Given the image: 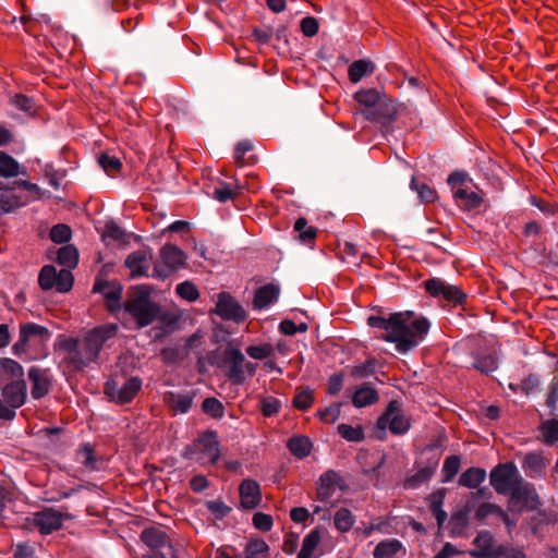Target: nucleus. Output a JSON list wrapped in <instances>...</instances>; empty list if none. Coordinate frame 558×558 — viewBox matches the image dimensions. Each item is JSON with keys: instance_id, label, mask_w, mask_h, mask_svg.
<instances>
[{"instance_id": "obj_1", "label": "nucleus", "mask_w": 558, "mask_h": 558, "mask_svg": "<svg viewBox=\"0 0 558 558\" xmlns=\"http://www.w3.org/2000/svg\"><path fill=\"white\" fill-rule=\"evenodd\" d=\"M367 324L386 331L381 339L396 343V350L402 354L415 349L430 327L427 318H414L412 311L392 313L388 317L373 315L367 318Z\"/></svg>"}, {"instance_id": "obj_2", "label": "nucleus", "mask_w": 558, "mask_h": 558, "mask_svg": "<svg viewBox=\"0 0 558 558\" xmlns=\"http://www.w3.org/2000/svg\"><path fill=\"white\" fill-rule=\"evenodd\" d=\"M151 292L150 284L135 286L123 304L124 311L136 320L138 328L153 324L160 314V306L150 299Z\"/></svg>"}, {"instance_id": "obj_3", "label": "nucleus", "mask_w": 558, "mask_h": 558, "mask_svg": "<svg viewBox=\"0 0 558 558\" xmlns=\"http://www.w3.org/2000/svg\"><path fill=\"white\" fill-rule=\"evenodd\" d=\"M410 426V421L402 414L401 402L391 400L376 422V438L384 440L387 428L395 435H403Z\"/></svg>"}, {"instance_id": "obj_4", "label": "nucleus", "mask_w": 558, "mask_h": 558, "mask_svg": "<svg viewBox=\"0 0 558 558\" xmlns=\"http://www.w3.org/2000/svg\"><path fill=\"white\" fill-rule=\"evenodd\" d=\"M117 333L118 326L116 324H104L85 333L83 337V350L88 365L98 362L101 350Z\"/></svg>"}, {"instance_id": "obj_5", "label": "nucleus", "mask_w": 558, "mask_h": 558, "mask_svg": "<svg viewBox=\"0 0 558 558\" xmlns=\"http://www.w3.org/2000/svg\"><path fill=\"white\" fill-rule=\"evenodd\" d=\"M508 495V509L511 512H515L517 517L521 515L524 511L537 510L541 506L535 486L524 478L519 481Z\"/></svg>"}, {"instance_id": "obj_6", "label": "nucleus", "mask_w": 558, "mask_h": 558, "mask_svg": "<svg viewBox=\"0 0 558 558\" xmlns=\"http://www.w3.org/2000/svg\"><path fill=\"white\" fill-rule=\"evenodd\" d=\"M522 478L513 462L499 463L489 473L490 485L501 495H508Z\"/></svg>"}, {"instance_id": "obj_7", "label": "nucleus", "mask_w": 558, "mask_h": 558, "mask_svg": "<svg viewBox=\"0 0 558 558\" xmlns=\"http://www.w3.org/2000/svg\"><path fill=\"white\" fill-rule=\"evenodd\" d=\"M142 388V379L131 377L122 385L114 379H109L105 384V393L111 400L119 404L131 402Z\"/></svg>"}, {"instance_id": "obj_8", "label": "nucleus", "mask_w": 558, "mask_h": 558, "mask_svg": "<svg viewBox=\"0 0 558 558\" xmlns=\"http://www.w3.org/2000/svg\"><path fill=\"white\" fill-rule=\"evenodd\" d=\"M214 313L223 320H230L235 324H242L247 318V313L244 307L228 292L217 294Z\"/></svg>"}, {"instance_id": "obj_9", "label": "nucleus", "mask_w": 558, "mask_h": 558, "mask_svg": "<svg viewBox=\"0 0 558 558\" xmlns=\"http://www.w3.org/2000/svg\"><path fill=\"white\" fill-rule=\"evenodd\" d=\"M424 287L432 296L444 298L453 305H460L466 299V294L459 287L449 284L439 278L425 280Z\"/></svg>"}, {"instance_id": "obj_10", "label": "nucleus", "mask_w": 558, "mask_h": 558, "mask_svg": "<svg viewBox=\"0 0 558 558\" xmlns=\"http://www.w3.org/2000/svg\"><path fill=\"white\" fill-rule=\"evenodd\" d=\"M70 518L71 515L69 513H63L54 508L47 507L34 513V525L38 529L40 534L49 535L59 531L63 525V521Z\"/></svg>"}, {"instance_id": "obj_11", "label": "nucleus", "mask_w": 558, "mask_h": 558, "mask_svg": "<svg viewBox=\"0 0 558 558\" xmlns=\"http://www.w3.org/2000/svg\"><path fill=\"white\" fill-rule=\"evenodd\" d=\"M244 361L245 356L240 349L233 348L230 344L225 349L222 363L229 366L227 377L233 385H242L246 379L245 371L243 369Z\"/></svg>"}, {"instance_id": "obj_12", "label": "nucleus", "mask_w": 558, "mask_h": 558, "mask_svg": "<svg viewBox=\"0 0 558 558\" xmlns=\"http://www.w3.org/2000/svg\"><path fill=\"white\" fill-rule=\"evenodd\" d=\"M153 257L154 252L150 247L129 254L124 260V266L131 271L130 278L149 277L148 270Z\"/></svg>"}, {"instance_id": "obj_13", "label": "nucleus", "mask_w": 558, "mask_h": 558, "mask_svg": "<svg viewBox=\"0 0 558 558\" xmlns=\"http://www.w3.org/2000/svg\"><path fill=\"white\" fill-rule=\"evenodd\" d=\"M473 545L476 548L469 551L473 558H499L502 553L500 544L495 545V539L488 531H480L473 539Z\"/></svg>"}, {"instance_id": "obj_14", "label": "nucleus", "mask_w": 558, "mask_h": 558, "mask_svg": "<svg viewBox=\"0 0 558 558\" xmlns=\"http://www.w3.org/2000/svg\"><path fill=\"white\" fill-rule=\"evenodd\" d=\"M197 452L203 457L199 460H205L210 464H216L220 459L219 441L217 434L214 430H206L199 435L195 442Z\"/></svg>"}, {"instance_id": "obj_15", "label": "nucleus", "mask_w": 558, "mask_h": 558, "mask_svg": "<svg viewBox=\"0 0 558 558\" xmlns=\"http://www.w3.org/2000/svg\"><path fill=\"white\" fill-rule=\"evenodd\" d=\"M28 378L32 381L31 393L35 400H39L49 393L52 387L49 369L32 366L28 369Z\"/></svg>"}, {"instance_id": "obj_16", "label": "nucleus", "mask_w": 558, "mask_h": 558, "mask_svg": "<svg viewBox=\"0 0 558 558\" xmlns=\"http://www.w3.org/2000/svg\"><path fill=\"white\" fill-rule=\"evenodd\" d=\"M363 116L369 121L392 122L396 120L397 107L393 100L383 94L372 109L363 111Z\"/></svg>"}, {"instance_id": "obj_17", "label": "nucleus", "mask_w": 558, "mask_h": 558, "mask_svg": "<svg viewBox=\"0 0 558 558\" xmlns=\"http://www.w3.org/2000/svg\"><path fill=\"white\" fill-rule=\"evenodd\" d=\"M241 497L240 507L244 510L257 508L262 501V492L259 484L252 478H245L239 486Z\"/></svg>"}, {"instance_id": "obj_18", "label": "nucleus", "mask_w": 558, "mask_h": 558, "mask_svg": "<svg viewBox=\"0 0 558 558\" xmlns=\"http://www.w3.org/2000/svg\"><path fill=\"white\" fill-rule=\"evenodd\" d=\"M141 539L153 550H159L167 547L171 558H177L169 536L162 529L155 526L144 529L141 533Z\"/></svg>"}, {"instance_id": "obj_19", "label": "nucleus", "mask_w": 558, "mask_h": 558, "mask_svg": "<svg viewBox=\"0 0 558 558\" xmlns=\"http://www.w3.org/2000/svg\"><path fill=\"white\" fill-rule=\"evenodd\" d=\"M4 402L14 410L21 408L27 397V386L24 379H15L2 388Z\"/></svg>"}, {"instance_id": "obj_20", "label": "nucleus", "mask_w": 558, "mask_h": 558, "mask_svg": "<svg viewBox=\"0 0 558 558\" xmlns=\"http://www.w3.org/2000/svg\"><path fill=\"white\" fill-rule=\"evenodd\" d=\"M160 258L166 267L177 271L185 266V253L174 244L168 243L160 248Z\"/></svg>"}, {"instance_id": "obj_21", "label": "nucleus", "mask_w": 558, "mask_h": 558, "mask_svg": "<svg viewBox=\"0 0 558 558\" xmlns=\"http://www.w3.org/2000/svg\"><path fill=\"white\" fill-rule=\"evenodd\" d=\"M548 465L549 460L544 457L543 452L537 451L527 452L522 461V469L531 477L541 476Z\"/></svg>"}, {"instance_id": "obj_22", "label": "nucleus", "mask_w": 558, "mask_h": 558, "mask_svg": "<svg viewBox=\"0 0 558 558\" xmlns=\"http://www.w3.org/2000/svg\"><path fill=\"white\" fill-rule=\"evenodd\" d=\"M473 509L474 505L472 500H466L465 505L460 510L452 513L449 522L451 536H460L463 534L469 525V517Z\"/></svg>"}, {"instance_id": "obj_23", "label": "nucleus", "mask_w": 558, "mask_h": 558, "mask_svg": "<svg viewBox=\"0 0 558 558\" xmlns=\"http://www.w3.org/2000/svg\"><path fill=\"white\" fill-rule=\"evenodd\" d=\"M280 294V288L277 284L268 283L255 291L253 306L256 310H263L276 302Z\"/></svg>"}, {"instance_id": "obj_24", "label": "nucleus", "mask_w": 558, "mask_h": 558, "mask_svg": "<svg viewBox=\"0 0 558 558\" xmlns=\"http://www.w3.org/2000/svg\"><path fill=\"white\" fill-rule=\"evenodd\" d=\"M378 399V392L372 387V384L363 383L355 389L352 396V403L356 408H365L376 403Z\"/></svg>"}, {"instance_id": "obj_25", "label": "nucleus", "mask_w": 558, "mask_h": 558, "mask_svg": "<svg viewBox=\"0 0 558 558\" xmlns=\"http://www.w3.org/2000/svg\"><path fill=\"white\" fill-rule=\"evenodd\" d=\"M27 203V198L15 192V187H7L4 192L0 194V209L3 213H12L15 209L24 206Z\"/></svg>"}, {"instance_id": "obj_26", "label": "nucleus", "mask_w": 558, "mask_h": 558, "mask_svg": "<svg viewBox=\"0 0 558 558\" xmlns=\"http://www.w3.org/2000/svg\"><path fill=\"white\" fill-rule=\"evenodd\" d=\"M486 476L487 474L485 469L471 466L461 473L458 483L460 486L475 489L478 488L483 482H485Z\"/></svg>"}, {"instance_id": "obj_27", "label": "nucleus", "mask_w": 558, "mask_h": 558, "mask_svg": "<svg viewBox=\"0 0 558 558\" xmlns=\"http://www.w3.org/2000/svg\"><path fill=\"white\" fill-rule=\"evenodd\" d=\"M453 197L463 210L476 209L483 203V198L476 192L469 191L468 189L454 190Z\"/></svg>"}, {"instance_id": "obj_28", "label": "nucleus", "mask_w": 558, "mask_h": 558, "mask_svg": "<svg viewBox=\"0 0 558 558\" xmlns=\"http://www.w3.org/2000/svg\"><path fill=\"white\" fill-rule=\"evenodd\" d=\"M165 399L169 407L173 408L180 413H187L193 404V395L190 392H174L168 391Z\"/></svg>"}, {"instance_id": "obj_29", "label": "nucleus", "mask_w": 558, "mask_h": 558, "mask_svg": "<svg viewBox=\"0 0 558 558\" xmlns=\"http://www.w3.org/2000/svg\"><path fill=\"white\" fill-rule=\"evenodd\" d=\"M20 333L22 335L23 340L26 339L27 342L32 338H38L41 343H45L51 337V331L47 327L38 325L36 323L21 324Z\"/></svg>"}, {"instance_id": "obj_30", "label": "nucleus", "mask_w": 558, "mask_h": 558, "mask_svg": "<svg viewBox=\"0 0 558 558\" xmlns=\"http://www.w3.org/2000/svg\"><path fill=\"white\" fill-rule=\"evenodd\" d=\"M290 452L298 459H304L311 454L312 441L307 436H292L287 442Z\"/></svg>"}, {"instance_id": "obj_31", "label": "nucleus", "mask_w": 558, "mask_h": 558, "mask_svg": "<svg viewBox=\"0 0 558 558\" xmlns=\"http://www.w3.org/2000/svg\"><path fill=\"white\" fill-rule=\"evenodd\" d=\"M123 287L118 280H112L110 287L102 294L107 301V308L111 313H116L122 308Z\"/></svg>"}, {"instance_id": "obj_32", "label": "nucleus", "mask_w": 558, "mask_h": 558, "mask_svg": "<svg viewBox=\"0 0 558 558\" xmlns=\"http://www.w3.org/2000/svg\"><path fill=\"white\" fill-rule=\"evenodd\" d=\"M78 347L80 340L77 338H66L61 342V348L71 354L70 363L77 368H82L88 365V361H85V354H82Z\"/></svg>"}, {"instance_id": "obj_33", "label": "nucleus", "mask_w": 558, "mask_h": 558, "mask_svg": "<svg viewBox=\"0 0 558 558\" xmlns=\"http://www.w3.org/2000/svg\"><path fill=\"white\" fill-rule=\"evenodd\" d=\"M295 238L305 245L314 243L317 236V229L308 226L306 218L300 217L294 223Z\"/></svg>"}, {"instance_id": "obj_34", "label": "nucleus", "mask_w": 558, "mask_h": 558, "mask_svg": "<svg viewBox=\"0 0 558 558\" xmlns=\"http://www.w3.org/2000/svg\"><path fill=\"white\" fill-rule=\"evenodd\" d=\"M375 64L371 60L360 59L349 66V78L352 83H359L364 76L372 74Z\"/></svg>"}, {"instance_id": "obj_35", "label": "nucleus", "mask_w": 558, "mask_h": 558, "mask_svg": "<svg viewBox=\"0 0 558 558\" xmlns=\"http://www.w3.org/2000/svg\"><path fill=\"white\" fill-rule=\"evenodd\" d=\"M438 466V460L433 461L429 465L420 469L414 475L410 476L405 481V487L408 488H416L422 483H426L430 481L434 476L435 471Z\"/></svg>"}, {"instance_id": "obj_36", "label": "nucleus", "mask_w": 558, "mask_h": 558, "mask_svg": "<svg viewBox=\"0 0 558 558\" xmlns=\"http://www.w3.org/2000/svg\"><path fill=\"white\" fill-rule=\"evenodd\" d=\"M320 541V532L318 529L312 530L302 542L301 550L298 553L296 558H314V551Z\"/></svg>"}, {"instance_id": "obj_37", "label": "nucleus", "mask_w": 558, "mask_h": 558, "mask_svg": "<svg viewBox=\"0 0 558 558\" xmlns=\"http://www.w3.org/2000/svg\"><path fill=\"white\" fill-rule=\"evenodd\" d=\"M57 262L60 265L68 267V269H72V268L76 267V265L78 263L77 248L72 244H68V245L60 247L57 251Z\"/></svg>"}, {"instance_id": "obj_38", "label": "nucleus", "mask_w": 558, "mask_h": 558, "mask_svg": "<svg viewBox=\"0 0 558 558\" xmlns=\"http://www.w3.org/2000/svg\"><path fill=\"white\" fill-rule=\"evenodd\" d=\"M383 94L376 88L360 89L354 94V99L364 107L363 111L372 109Z\"/></svg>"}, {"instance_id": "obj_39", "label": "nucleus", "mask_w": 558, "mask_h": 558, "mask_svg": "<svg viewBox=\"0 0 558 558\" xmlns=\"http://www.w3.org/2000/svg\"><path fill=\"white\" fill-rule=\"evenodd\" d=\"M543 436V440L546 445H555L558 442V417L551 416V418L544 421L539 427Z\"/></svg>"}, {"instance_id": "obj_40", "label": "nucleus", "mask_w": 558, "mask_h": 558, "mask_svg": "<svg viewBox=\"0 0 558 558\" xmlns=\"http://www.w3.org/2000/svg\"><path fill=\"white\" fill-rule=\"evenodd\" d=\"M472 366L485 375H489L498 368V359L494 353L477 355Z\"/></svg>"}, {"instance_id": "obj_41", "label": "nucleus", "mask_w": 558, "mask_h": 558, "mask_svg": "<svg viewBox=\"0 0 558 558\" xmlns=\"http://www.w3.org/2000/svg\"><path fill=\"white\" fill-rule=\"evenodd\" d=\"M102 240L111 239L119 243H128L129 236L120 226H118L113 220L106 222L104 230L101 231Z\"/></svg>"}, {"instance_id": "obj_42", "label": "nucleus", "mask_w": 558, "mask_h": 558, "mask_svg": "<svg viewBox=\"0 0 558 558\" xmlns=\"http://www.w3.org/2000/svg\"><path fill=\"white\" fill-rule=\"evenodd\" d=\"M402 548V544L398 539H385L380 542L374 549L375 558H386L396 555Z\"/></svg>"}, {"instance_id": "obj_43", "label": "nucleus", "mask_w": 558, "mask_h": 558, "mask_svg": "<svg viewBox=\"0 0 558 558\" xmlns=\"http://www.w3.org/2000/svg\"><path fill=\"white\" fill-rule=\"evenodd\" d=\"M21 173L19 162L4 151L0 150V175L16 177Z\"/></svg>"}, {"instance_id": "obj_44", "label": "nucleus", "mask_w": 558, "mask_h": 558, "mask_svg": "<svg viewBox=\"0 0 558 558\" xmlns=\"http://www.w3.org/2000/svg\"><path fill=\"white\" fill-rule=\"evenodd\" d=\"M333 523L338 531L345 533L352 529L354 517L348 508H340L333 517Z\"/></svg>"}, {"instance_id": "obj_45", "label": "nucleus", "mask_w": 558, "mask_h": 558, "mask_svg": "<svg viewBox=\"0 0 558 558\" xmlns=\"http://www.w3.org/2000/svg\"><path fill=\"white\" fill-rule=\"evenodd\" d=\"M410 187L416 191L418 198L424 203H432L436 198V191L424 182L418 181L416 178H412Z\"/></svg>"}, {"instance_id": "obj_46", "label": "nucleus", "mask_w": 558, "mask_h": 558, "mask_svg": "<svg viewBox=\"0 0 558 558\" xmlns=\"http://www.w3.org/2000/svg\"><path fill=\"white\" fill-rule=\"evenodd\" d=\"M461 459L459 456L452 454L445 459L442 465L444 483H449L458 474L460 470Z\"/></svg>"}, {"instance_id": "obj_47", "label": "nucleus", "mask_w": 558, "mask_h": 558, "mask_svg": "<svg viewBox=\"0 0 558 558\" xmlns=\"http://www.w3.org/2000/svg\"><path fill=\"white\" fill-rule=\"evenodd\" d=\"M269 546L263 539H254L245 547V558H267Z\"/></svg>"}, {"instance_id": "obj_48", "label": "nucleus", "mask_w": 558, "mask_h": 558, "mask_svg": "<svg viewBox=\"0 0 558 558\" xmlns=\"http://www.w3.org/2000/svg\"><path fill=\"white\" fill-rule=\"evenodd\" d=\"M57 279V269L52 265H45L38 276V283L43 290L54 288Z\"/></svg>"}, {"instance_id": "obj_49", "label": "nucleus", "mask_w": 558, "mask_h": 558, "mask_svg": "<svg viewBox=\"0 0 558 558\" xmlns=\"http://www.w3.org/2000/svg\"><path fill=\"white\" fill-rule=\"evenodd\" d=\"M338 434L348 441L360 442L364 439V429L361 426L353 427L349 424H339Z\"/></svg>"}, {"instance_id": "obj_50", "label": "nucleus", "mask_w": 558, "mask_h": 558, "mask_svg": "<svg viewBox=\"0 0 558 558\" xmlns=\"http://www.w3.org/2000/svg\"><path fill=\"white\" fill-rule=\"evenodd\" d=\"M202 410L214 418H222L225 415V405L214 397L206 398L203 401Z\"/></svg>"}, {"instance_id": "obj_51", "label": "nucleus", "mask_w": 558, "mask_h": 558, "mask_svg": "<svg viewBox=\"0 0 558 558\" xmlns=\"http://www.w3.org/2000/svg\"><path fill=\"white\" fill-rule=\"evenodd\" d=\"M76 460L85 468L96 469V458L94 456V448L90 444H84L76 452Z\"/></svg>"}, {"instance_id": "obj_52", "label": "nucleus", "mask_w": 558, "mask_h": 558, "mask_svg": "<svg viewBox=\"0 0 558 558\" xmlns=\"http://www.w3.org/2000/svg\"><path fill=\"white\" fill-rule=\"evenodd\" d=\"M177 294L189 302H194L199 298V291L192 281H183L175 287Z\"/></svg>"}, {"instance_id": "obj_53", "label": "nucleus", "mask_w": 558, "mask_h": 558, "mask_svg": "<svg viewBox=\"0 0 558 558\" xmlns=\"http://www.w3.org/2000/svg\"><path fill=\"white\" fill-rule=\"evenodd\" d=\"M0 367L5 374L10 375L12 378L24 379V368L19 362L9 357H1Z\"/></svg>"}, {"instance_id": "obj_54", "label": "nucleus", "mask_w": 558, "mask_h": 558, "mask_svg": "<svg viewBox=\"0 0 558 558\" xmlns=\"http://www.w3.org/2000/svg\"><path fill=\"white\" fill-rule=\"evenodd\" d=\"M74 283V277L70 269H61L57 271V279L54 288L60 293L69 292Z\"/></svg>"}, {"instance_id": "obj_55", "label": "nucleus", "mask_w": 558, "mask_h": 558, "mask_svg": "<svg viewBox=\"0 0 558 558\" xmlns=\"http://www.w3.org/2000/svg\"><path fill=\"white\" fill-rule=\"evenodd\" d=\"M557 402H558V377H554L549 387L545 405L548 408L549 416H558L557 414Z\"/></svg>"}, {"instance_id": "obj_56", "label": "nucleus", "mask_w": 558, "mask_h": 558, "mask_svg": "<svg viewBox=\"0 0 558 558\" xmlns=\"http://www.w3.org/2000/svg\"><path fill=\"white\" fill-rule=\"evenodd\" d=\"M72 236V230L68 225L58 223L50 230V239L57 244L66 243Z\"/></svg>"}, {"instance_id": "obj_57", "label": "nucleus", "mask_w": 558, "mask_h": 558, "mask_svg": "<svg viewBox=\"0 0 558 558\" xmlns=\"http://www.w3.org/2000/svg\"><path fill=\"white\" fill-rule=\"evenodd\" d=\"M98 163L104 169V171L108 174L118 172L122 167V162L118 157L110 156L107 153H102L98 157Z\"/></svg>"}, {"instance_id": "obj_58", "label": "nucleus", "mask_w": 558, "mask_h": 558, "mask_svg": "<svg viewBox=\"0 0 558 558\" xmlns=\"http://www.w3.org/2000/svg\"><path fill=\"white\" fill-rule=\"evenodd\" d=\"M11 105H13L16 109L32 114L35 112V101L33 98L23 95V94H15L13 97H11L10 100Z\"/></svg>"}, {"instance_id": "obj_59", "label": "nucleus", "mask_w": 558, "mask_h": 558, "mask_svg": "<svg viewBox=\"0 0 558 558\" xmlns=\"http://www.w3.org/2000/svg\"><path fill=\"white\" fill-rule=\"evenodd\" d=\"M313 402H314L313 391L310 388L298 389V392L294 396L293 401H292L293 405L301 411L307 410L312 405Z\"/></svg>"}, {"instance_id": "obj_60", "label": "nucleus", "mask_w": 558, "mask_h": 558, "mask_svg": "<svg viewBox=\"0 0 558 558\" xmlns=\"http://www.w3.org/2000/svg\"><path fill=\"white\" fill-rule=\"evenodd\" d=\"M208 511H210L217 520L225 519L232 510L231 507L227 506L222 500H208L205 504Z\"/></svg>"}, {"instance_id": "obj_61", "label": "nucleus", "mask_w": 558, "mask_h": 558, "mask_svg": "<svg viewBox=\"0 0 558 558\" xmlns=\"http://www.w3.org/2000/svg\"><path fill=\"white\" fill-rule=\"evenodd\" d=\"M376 361L374 359H369L364 363L355 365L351 369V376L354 378H365L375 374Z\"/></svg>"}, {"instance_id": "obj_62", "label": "nucleus", "mask_w": 558, "mask_h": 558, "mask_svg": "<svg viewBox=\"0 0 558 558\" xmlns=\"http://www.w3.org/2000/svg\"><path fill=\"white\" fill-rule=\"evenodd\" d=\"M342 402H335L329 407L318 411V416L322 421L333 423L341 414Z\"/></svg>"}, {"instance_id": "obj_63", "label": "nucleus", "mask_w": 558, "mask_h": 558, "mask_svg": "<svg viewBox=\"0 0 558 558\" xmlns=\"http://www.w3.org/2000/svg\"><path fill=\"white\" fill-rule=\"evenodd\" d=\"M281 409V402L275 397H264L262 399L260 411L264 416L270 417L277 414Z\"/></svg>"}, {"instance_id": "obj_64", "label": "nucleus", "mask_w": 558, "mask_h": 558, "mask_svg": "<svg viewBox=\"0 0 558 558\" xmlns=\"http://www.w3.org/2000/svg\"><path fill=\"white\" fill-rule=\"evenodd\" d=\"M245 351L252 359L264 360L272 354L274 349L270 344L265 343L260 345H250Z\"/></svg>"}]
</instances>
